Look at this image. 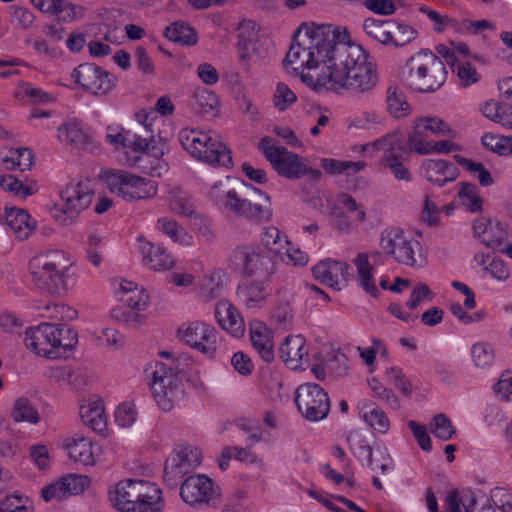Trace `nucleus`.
<instances>
[{"mask_svg": "<svg viewBox=\"0 0 512 512\" xmlns=\"http://www.w3.org/2000/svg\"><path fill=\"white\" fill-rule=\"evenodd\" d=\"M458 498L465 512H496L490 499L480 490L462 489Z\"/></svg>", "mask_w": 512, "mask_h": 512, "instance_id": "39", "label": "nucleus"}, {"mask_svg": "<svg viewBox=\"0 0 512 512\" xmlns=\"http://www.w3.org/2000/svg\"><path fill=\"white\" fill-rule=\"evenodd\" d=\"M390 30L391 40L389 46L392 47H403L411 43L418 36L417 30L413 26L392 19Z\"/></svg>", "mask_w": 512, "mask_h": 512, "instance_id": "51", "label": "nucleus"}, {"mask_svg": "<svg viewBox=\"0 0 512 512\" xmlns=\"http://www.w3.org/2000/svg\"><path fill=\"white\" fill-rule=\"evenodd\" d=\"M89 484L90 480L87 476L67 474L45 485L40 494L45 502L62 501L72 495L83 493Z\"/></svg>", "mask_w": 512, "mask_h": 512, "instance_id": "24", "label": "nucleus"}, {"mask_svg": "<svg viewBox=\"0 0 512 512\" xmlns=\"http://www.w3.org/2000/svg\"><path fill=\"white\" fill-rule=\"evenodd\" d=\"M297 101L296 94L285 83H278L273 95V105L278 111L287 110Z\"/></svg>", "mask_w": 512, "mask_h": 512, "instance_id": "60", "label": "nucleus"}, {"mask_svg": "<svg viewBox=\"0 0 512 512\" xmlns=\"http://www.w3.org/2000/svg\"><path fill=\"white\" fill-rule=\"evenodd\" d=\"M375 150L383 151L379 161L381 167L388 169L391 174L399 181L410 182L412 174L403 164L402 143L394 135H386L373 142Z\"/></svg>", "mask_w": 512, "mask_h": 512, "instance_id": "22", "label": "nucleus"}, {"mask_svg": "<svg viewBox=\"0 0 512 512\" xmlns=\"http://www.w3.org/2000/svg\"><path fill=\"white\" fill-rule=\"evenodd\" d=\"M250 340L253 348L267 363L274 359L273 331L263 322L255 321L250 324Z\"/></svg>", "mask_w": 512, "mask_h": 512, "instance_id": "36", "label": "nucleus"}, {"mask_svg": "<svg viewBox=\"0 0 512 512\" xmlns=\"http://www.w3.org/2000/svg\"><path fill=\"white\" fill-rule=\"evenodd\" d=\"M221 187L222 182L218 181L209 191L211 199L216 204L224 206L229 211L250 221L260 222L270 217V210L267 207L239 197L235 189L222 191Z\"/></svg>", "mask_w": 512, "mask_h": 512, "instance_id": "17", "label": "nucleus"}, {"mask_svg": "<svg viewBox=\"0 0 512 512\" xmlns=\"http://www.w3.org/2000/svg\"><path fill=\"white\" fill-rule=\"evenodd\" d=\"M112 500L121 512H161L164 506L159 486L137 479L118 482Z\"/></svg>", "mask_w": 512, "mask_h": 512, "instance_id": "5", "label": "nucleus"}, {"mask_svg": "<svg viewBox=\"0 0 512 512\" xmlns=\"http://www.w3.org/2000/svg\"><path fill=\"white\" fill-rule=\"evenodd\" d=\"M357 409L360 418L375 432L386 434L390 429V420L379 406L370 400L358 402Z\"/></svg>", "mask_w": 512, "mask_h": 512, "instance_id": "37", "label": "nucleus"}, {"mask_svg": "<svg viewBox=\"0 0 512 512\" xmlns=\"http://www.w3.org/2000/svg\"><path fill=\"white\" fill-rule=\"evenodd\" d=\"M58 138L66 145L77 149H84L88 145V136L76 122H68L60 126Z\"/></svg>", "mask_w": 512, "mask_h": 512, "instance_id": "46", "label": "nucleus"}, {"mask_svg": "<svg viewBox=\"0 0 512 512\" xmlns=\"http://www.w3.org/2000/svg\"><path fill=\"white\" fill-rule=\"evenodd\" d=\"M115 282L118 283L115 295L125 307L113 309L112 317L127 324L137 322V311L144 310L149 304L148 293L132 281L121 279Z\"/></svg>", "mask_w": 512, "mask_h": 512, "instance_id": "19", "label": "nucleus"}, {"mask_svg": "<svg viewBox=\"0 0 512 512\" xmlns=\"http://www.w3.org/2000/svg\"><path fill=\"white\" fill-rule=\"evenodd\" d=\"M354 264L357 270L359 285L372 297L378 296L379 290L372 277L373 268L369 263L368 255L366 253H358L354 259Z\"/></svg>", "mask_w": 512, "mask_h": 512, "instance_id": "40", "label": "nucleus"}, {"mask_svg": "<svg viewBox=\"0 0 512 512\" xmlns=\"http://www.w3.org/2000/svg\"><path fill=\"white\" fill-rule=\"evenodd\" d=\"M79 415L83 424L95 432L106 430L107 419L104 412V403L100 398L83 400L79 407Z\"/></svg>", "mask_w": 512, "mask_h": 512, "instance_id": "35", "label": "nucleus"}, {"mask_svg": "<svg viewBox=\"0 0 512 512\" xmlns=\"http://www.w3.org/2000/svg\"><path fill=\"white\" fill-rule=\"evenodd\" d=\"M180 496L191 507L202 509L219 503L220 488L204 474L187 477L180 486Z\"/></svg>", "mask_w": 512, "mask_h": 512, "instance_id": "15", "label": "nucleus"}, {"mask_svg": "<svg viewBox=\"0 0 512 512\" xmlns=\"http://www.w3.org/2000/svg\"><path fill=\"white\" fill-rule=\"evenodd\" d=\"M178 138L184 150L195 159L212 166L232 165L230 150L211 131L184 128L179 132Z\"/></svg>", "mask_w": 512, "mask_h": 512, "instance_id": "7", "label": "nucleus"}, {"mask_svg": "<svg viewBox=\"0 0 512 512\" xmlns=\"http://www.w3.org/2000/svg\"><path fill=\"white\" fill-rule=\"evenodd\" d=\"M215 319L218 325L235 338L245 333V323L238 309L227 299H221L215 306Z\"/></svg>", "mask_w": 512, "mask_h": 512, "instance_id": "30", "label": "nucleus"}, {"mask_svg": "<svg viewBox=\"0 0 512 512\" xmlns=\"http://www.w3.org/2000/svg\"><path fill=\"white\" fill-rule=\"evenodd\" d=\"M412 132L408 136L409 148L413 151L418 141H427L428 136H447L450 139L456 137V132L450 125L436 116H421L414 119Z\"/></svg>", "mask_w": 512, "mask_h": 512, "instance_id": "25", "label": "nucleus"}, {"mask_svg": "<svg viewBox=\"0 0 512 512\" xmlns=\"http://www.w3.org/2000/svg\"><path fill=\"white\" fill-rule=\"evenodd\" d=\"M3 165L8 170L26 171L33 164V156L27 148H11L2 158Z\"/></svg>", "mask_w": 512, "mask_h": 512, "instance_id": "48", "label": "nucleus"}, {"mask_svg": "<svg viewBox=\"0 0 512 512\" xmlns=\"http://www.w3.org/2000/svg\"><path fill=\"white\" fill-rule=\"evenodd\" d=\"M445 49L444 59L451 67L452 71L457 72V76L464 86H469L478 81V74L475 67L469 62H460L454 51Z\"/></svg>", "mask_w": 512, "mask_h": 512, "instance_id": "42", "label": "nucleus"}, {"mask_svg": "<svg viewBox=\"0 0 512 512\" xmlns=\"http://www.w3.org/2000/svg\"><path fill=\"white\" fill-rule=\"evenodd\" d=\"M221 187L222 182L218 181L209 191L211 199L216 204L224 206L229 211L250 221L260 222L270 217V210L267 207L239 197L235 189L222 191Z\"/></svg>", "mask_w": 512, "mask_h": 512, "instance_id": "16", "label": "nucleus"}, {"mask_svg": "<svg viewBox=\"0 0 512 512\" xmlns=\"http://www.w3.org/2000/svg\"><path fill=\"white\" fill-rule=\"evenodd\" d=\"M406 81L417 92H434L447 79L444 62L428 49L414 53L406 62Z\"/></svg>", "mask_w": 512, "mask_h": 512, "instance_id": "6", "label": "nucleus"}, {"mask_svg": "<svg viewBox=\"0 0 512 512\" xmlns=\"http://www.w3.org/2000/svg\"><path fill=\"white\" fill-rule=\"evenodd\" d=\"M201 451L191 445H178L167 457L163 479L169 486H176L182 477L201 463Z\"/></svg>", "mask_w": 512, "mask_h": 512, "instance_id": "20", "label": "nucleus"}, {"mask_svg": "<svg viewBox=\"0 0 512 512\" xmlns=\"http://www.w3.org/2000/svg\"><path fill=\"white\" fill-rule=\"evenodd\" d=\"M165 143L152 142L151 139L130 132L122 149L124 162L131 167L147 169L152 175L160 176L163 166L160 159L164 155Z\"/></svg>", "mask_w": 512, "mask_h": 512, "instance_id": "9", "label": "nucleus"}, {"mask_svg": "<svg viewBox=\"0 0 512 512\" xmlns=\"http://www.w3.org/2000/svg\"><path fill=\"white\" fill-rule=\"evenodd\" d=\"M421 173L429 182L440 187L459 176L457 166L444 159H426L421 165Z\"/></svg>", "mask_w": 512, "mask_h": 512, "instance_id": "31", "label": "nucleus"}, {"mask_svg": "<svg viewBox=\"0 0 512 512\" xmlns=\"http://www.w3.org/2000/svg\"><path fill=\"white\" fill-rule=\"evenodd\" d=\"M357 350L359 351L360 358L369 368L370 372L375 370L374 366L377 355L384 359H388L389 357V351L386 344L382 340L375 337L371 339V346H359L357 347Z\"/></svg>", "mask_w": 512, "mask_h": 512, "instance_id": "53", "label": "nucleus"}, {"mask_svg": "<svg viewBox=\"0 0 512 512\" xmlns=\"http://www.w3.org/2000/svg\"><path fill=\"white\" fill-rule=\"evenodd\" d=\"M473 236L487 248L498 249L508 239L507 227L491 219L480 218L473 223Z\"/></svg>", "mask_w": 512, "mask_h": 512, "instance_id": "29", "label": "nucleus"}, {"mask_svg": "<svg viewBox=\"0 0 512 512\" xmlns=\"http://www.w3.org/2000/svg\"><path fill=\"white\" fill-rule=\"evenodd\" d=\"M429 427L431 433L440 440H450L456 434L455 427L444 413L434 415L429 423Z\"/></svg>", "mask_w": 512, "mask_h": 512, "instance_id": "57", "label": "nucleus"}, {"mask_svg": "<svg viewBox=\"0 0 512 512\" xmlns=\"http://www.w3.org/2000/svg\"><path fill=\"white\" fill-rule=\"evenodd\" d=\"M454 158L472 177L478 179L483 187H489L493 184L494 181L490 172L481 162H476L460 155H455Z\"/></svg>", "mask_w": 512, "mask_h": 512, "instance_id": "54", "label": "nucleus"}, {"mask_svg": "<svg viewBox=\"0 0 512 512\" xmlns=\"http://www.w3.org/2000/svg\"><path fill=\"white\" fill-rule=\"evenodd\" d=\"M283 64L314 90L368 92L378 82L369 53L352 43L346 31L327 24L302 23L293 34Z\"/></svg>", "mask_w": 512, "mask_h": 512, "instance_id": "1", "label": "nucleus"}, {"mask_svg": "<svg viewBox=\"0 0 512 512\" xmlns=\"http://www.w3.org/2000/svg\"><path fill=\"white\" fill-rule=\"evenodd\" d=\"M71 78L83 90L95 94H107L114 86V76L94 63H81L72 71Z\"/></svg>", "mask_w": 512, "mask_h": 512, "instance_id": "21", "label": "nucleus"}, {"mask_svg": "<svg viewBox=\"0 0 512 512\" xmlns=\"http://www.w3.org/2000/svg\"><path fill=\"white\" fill-rule=\"evenodd\" d=\"M109 191L126 201L153 198L158 191L156 181L125 170L110 169L100 175Z\"/></svg>", "mask_w": 512, "mask_h": 512, "instance_id": "8", "label": "nucleus"}, {"mask_svg": "<svg viewBox=\"0 0 512 512\" xmlns=\"http://www.w3.org/2000/svg\"><path fill=\"white\" fill-rule=\"evenodd\" d=\"M60 199V203H55L51 207L50 214L59 225L69 227L75 224L80 214L90 206L93 190L88 182L80 181L62 190Z\"/></svg>", "mask_w": 512, "mask_h": 512, "instance_id": "11", "label": "nucleus"}, {"mask_svg": "<svg viewBox=\"0 0 512 512\" xmlns=\"http://www.w3.org/2000/svg\"><path fill=\"white\" fill-rule=\"evenodd\" d=\"M193 105L200 113H209L218 105V98L207 88H197L193 94Z\"/></svg>", "mask_w": 512, "mask_h": 512, "instance_id": "59", "label": "nucleus"}, {"mask_svg": "<svg viewBox=\"0 0 512 512\" xmlns=\"http://www.w3.org/2000/svg\"><path fill=\"white\" fill-rule=\"evenodd\" d=\"M295 403L299 413L311 422L326 418L330 411L328 393L316 383H305L296 390Z\"/></svg>", "mask_w": 512, "mask_h": 512, "instance_id": "18", "label": "nucleus"}, {"mask_svg": "<svg viewBox=\"0 0 512 512\" xmlns=\"http://www.w3.org/2000/svg\"><path fill=\"white\" fill-rule=\"evenodd\" d=\"M230 267L243 277L271 278L275 273V263L261 249L254 245L237 246L229 256Z\"/></svg>", "mask_w": 512, "mask_h": 512, "instance_id": "13", "label": "nucleus"}, {"mask_svg": "<svg viewBox=\"0 0 512 512\" xmlns=\"http://www.w3.org/2000/svg\"><path fill=\"white\" fill-rule=\"evenodd\" d=\"M137 240L140 243L139 250L146 266L156 271L169 270L174 266L173 256L164 247L144 240L143 236H138Z\"/></svg>", "mask_w": 512, "mask_h": 512, "instance_id": "32", "label": "nucleus"}, {"mask_svg": "<svg viewBox=\"0 0 512 512\" xmlns=\"http://www.w3.org/2000/svg\"><path fill=\"white\" fill-rule=\"evenodd\" d=\"M418 145L413 152L419 155H427L432 153L447 154L453 151H458L459 146L451 140L440 141H418Z\"/></svg>", "mask_w": 512, "mask_h": 512, "instance_id": "58", "label": "nucleus"}, {"mask_svg": "<svg viewBox=\"0 0 512 512\" xmlns=\"http://www.w3.org/2000/svg\"><path fill=\"white\" fill-rule=\"evenodd\" d=\"M137 418V411L134 403L123 402L115 410V422L123 428L131 427Z\"/></svg>", "mask_w": 512, "mask_h": 512, "instance_id": "61", "label": "nucleus"}, {"mask_svg": "<svg viewBox=\"0 0 512 512\" xmlns=\"http://www.w3.org/2000/svg\"><path fill=\"white\" fill-rule=\"evenodd\" d=\"M177 337L185 345L209 359L215 358L221 341L216 328L203 321L183 323L177 330Z\"/></svg>", "mask_w": 512, "mask_h": 512, "instance_id": "14", "label": "nucleus"}, {"mask_svg": "<svg viewBox=\"0 0 512 512\" xmlns=\"http://www.w3.org/2000/svg\"><path fill=\"white\" fill-rule=\"evenodd\" d=\"M379 246L385 256L408 267H416L417 257H421V243L397 226H388L381 231Z\"/></svg>", "mask_w": 512, "mask_h": 512, "instance_id": "10", "label": "nucleus"}, {"mask_svg": "<svg viewBox=\"0 0 512 512\" xmlns=\"http://www.w3.org/2000/svg\"><path fill=\"white\" fill-rule=\"evenodd\" d=\"M0 187L7 192L13 193L15 196L26 198L32 195L33 191L30 187L24 185L19 179L13 175H2L0 177Z\"/></svg>", "mask_w": 512, "mask_h": 512, "instance_id": "62", "label": "nucleus"}, {"mask_svg": "<svg viewBox=\"0 0 512 512\" xmlns=\"http://www.w3.org/2000/svg\"><path fill=\"white\" fill-rule=\"evenodd\" d=\"M261 243L272 253L277 256H281L283 255L284 248L290 244V241L277 227L269 226L263 228V232L261 233Z\"/></svg>", "mask_w": 512, "mask_h": 512, "instance_id": "50", "label": "nucleus"}, {"mask_svg": "<svg viewBox=\"0 0 512 512\" xmlns=\"http://www.w3.org/2000/svg\"><path fill=\"white\" fill-rule=\"evenodd\" d=\"M390 20L367 18L363 23L364 32L382 45L389 46L391 40Z\"/></svg>", "mask_w": 512, "mask_h": 512, "instance_id": "49", "label": "nucleus"}, {"mask_svg": "<svg viewBox=\"0 0 512 512\" xmlns=\"http://www.w3.org/2000/svg\"><path fill=\"white\" fill-rule=\"evenodd\" d=\"M482 145L489 151L501 156L512 155V137L485 132L481 137Z\"/></svg>", "mask_w": 512, "mask_h": 512, "instance_id": "52", "label": "nucleus"}, {"mask_svg": "<svg viewBox=\"0 0 512 512\" xmlns=\"http://www.w3.org/2000/svg\"><path fill=\"white\" fill-rule=\"evenodd\" d=\"M78 342L77 332L60 324L41 323L25 331V346L49 359L68 357Z\"/></svg>", "mask_w": 512, "mask_h": 512, "instance_id": "3", "label": "nucleus"}, {"mask_svg": "<svg viewBox=\"0 0 512 512\" xmlns=\"http://www.w3.org/2000/svg\"><path fill=\"white\" fill-rule=\"evenodd\" d=\"M470 354L474 366L481 369L490 367L495 358L492 345L484 341L474 343L470 349Z\"/></svg>", "mask_w": 512, "mask_h": 512, "instance_id": "55", "label": "nucleus"}, {"mask_svg": "<svg viewBox=\"0 0 512 512\" xmlns=\"http://www.w3.org/2000/svg\"><path fill=\"white\" fill-rule=\"evenodd\" d=\"M159 354L167 361H154L149 364L145 372L148 377L150 391L157 405L164 411H170L174 402L182 397L184 386L178 366L175 365L171 353L161 351Z\"/></svg>", "mask_w": 512, "mask_h": 512, "instance_id": "4", "label": "nucleus"}, {"mask_svg": "<svg viewBox=\"0 0 512 512\" xmlns=\"http://www.w3.org/2000/svg\"><path fill=\"white\" fill-rule=\"evenodd\" d=\"M321 166L327 174L353 176L363 171L367 164L365 161H346L333 158H324Z\"/></svg>", "mask_w": 512, "mask_h": 512, "instance_id": "43", "label": "nucleus"}, {"mask_svg": "<svg viewBox=\"0 0 512 512\" xmlns=\"http://www.w3.org/2000/svg\"><path fill=\"white\" fill-rule=\"evenodd\" d=\"M351 266L347 262L325 259L317 263L312 271L322 284L340 290L350 277Z\"/></svg>", "mask_w": 512, "mask_h": 512, "instance_id": "26", "label": "nucleus"}, {"mask_svg": "<svg viewBox=\"0 0 512 512\" xmlns=\"http://www.w3.org/2000/svg\"><path fill=\"white\" fill-rule=\"evenodd\" d=\"M164 36L174 43L192 46L197 43V33L190 25L178 21L168 25L165 28Z\"/></svg>", "mask_w": 512, "mask_h": 512, "instance_id": "44", "label": "nucleus"}, {"mask_svg": "<svg viewBox=\"0 0 512 512\" xmlns=\"http://www.w3.org/2000/svg\"><path fill=\"white\" fill-rule=\"evenodd\" d=\"M28 271L34 286L49 294L66 293L78 281L77 267L64 250L52 249L36 254L28 262Z\"/></svg>", "mask_w": 512, "mask_h": 512, "instance_id": "2", "label": "nucleus"}, {"mask_svg": "<svg viewBox=\"0 0 512 512\" xmlns=\"http://www.w3.org/2000/svg\"><path fill=\"white\" fill-rule=\"evenodd\" d=\"M489 499L501 512H512V492L508 488L494 487Z\"/></svg>", "mask_w": 512, "mask_h": 512, "instance_id": "63", "label": "nucleus"}, {"mask_svg": "<svg viewBox=\"0 0 512 512\" xmlns=\"http://www.w3.org/2000/svg\"><path fill=\"white\" fill-rule=\"evenodd\" d=\"M157 228L176 244L182 246H191L193 244V236L179 225L176 220L170 217L158 219Z\"/></svg>", "mask_w": 512, "mask_h": 512, "instance_id": "41", "label": "nucleus"}, {"mask_svg": "<svg viewBox=\"0 0 512 512\" xmlns=\"http://www.w3.org/2000/svg\"><path fill=\"white\" fill-rule=\"evenodd\" d=\"M386 376L405 396H409L412 393V385L400 367L392 366L388 368L386 370Z\"/></svg>", "mask_w": 512, "mask_h": 512, "instance_id": "64", "label": "nucleus"}, {"mask_svg": "<svg viewBox=\"0 0 512 512\" xmlns=\"http://www.w3.org/2000/svg\"><path fill=\"white\" fill-rule=\"evenodd\" d=\"M279 357L292 370L302 369L309 363V347L302 335L287 336L279 347Z\"/></svg>", "mask_w": 512, "mask_h": 512, "instance_id": "28", "label": "nucleus"}, {"mask_svg": "<svg viewBox=\"0 0 512 512\" xmlns=\"http://www.w3.org/2000/svg\"><path fill=\"white\" fill-rule=\"evenodd\" d=\"M348 443L351 452L361 464L374 471H380L382 474H388L393 470L392 459L387 453V449L385 447L382 450L377 449L380 458H373V448L362 433L358 431L350 433Z\"/></svg>", "mask_w": 512, "mask_h": 512, "instance_id": "23", "label": "nucleus"}, {"mask_svg": "<svg viewBox=\"0 0 512 512\" xmlns=\"http://www.w3.org/2000/svg\"><path fill=\"white\" fill-rule=\"evenodd\" d=\"M271 278H255L244 281L237 286L236 295L238 301L246 308H260L271 295Z\"/></svg>", "mask_w": 512, "mask_h": 512, "instance_id": "27", "label": "nucleus"}, {"mask_svg": "<svg viewBox=\"0 0 512 512\" xmlns=\"http://www.w3.org/2000/svg\"><path fill=\"white\" fill-rule=\"evenodd\" d=\"M66 450L72 460L85 466L95 465L102 452L101 446L88 437L69 440L66 444Z\"/></svg>", "mask_w": 512, "mask_h": 512, "instance_id": "33", "label": "nucleus"}, {"mask_svg": "<svg viewBox=\"0 0 512 512\" xmlns=\"http://www.w3.org/2000/svg\"><path fill=\"white\" fill-rule=\"evenodd\" d=\"M5 220L8 233L18 241L28 239L37 226L36 220L26 210L15 207L6 209Z\"/></svg>", "mask_w": 512, "mask_h": 512, "instance_id": "34", "label": "nucleus"}, {"mask_svg": "<svg viewBox=\"0 0 512 512\" xmlns=\"http://www.w3.org/2000/svg\"><path fill=\"white\" fill-rule=\"evenodd\" d=\"M259 150L273 169L287 179H299L312 171L298 154L289 151L286 147L277 144V141L269 136H264L259 144Z\"/></svg>", "mask_w": 512, "mask_h": 512, "instance_id": "12", "label": "nucleus"}, {"mask_svg": "<svg viewBox=\"0 0 512 512\" xmlns=\"http://www.w3.org/2000/svg\"><path fill=\"white\" fill-rule=\"evenodd\" d=\"M460 203L471 213L482 209V200L476 185L462 183L458 193Z\"/></svg>", "mask_w": 512, "mask_h": 512, "instance_id": "56", "label": "nucleus"}, {"mask_svg": "<svg viewBox=\"0 0 512 512\" xmlns=\"http://www.w3.org/2000/svg\"><path fill=\"white\" fill-rule=\"evenodd\" d=\"M11 418L16 423H28L36 425L40 421L38 410L32 405L27 397L17 398L11 410Z\"/></svg>", "mask_w": 512, "mask_h": 512, "instance_id": "45", "label": "nucleus"}, {"mask_svg": "<svg viewBox=\"0 0 512 512\" xmlns=\"http://www.w3.org/2000/svg\"><path fill=\"white\" fill-rule=\"evenodd\" d=\"M167 202L169 210L178 216L185 218L196 216L195 198L180 188L170 190Z\"/></svg>", "mask_w": 512, "mask_h": 512, "instance_id": "38", "label": "nucleus"}, {"mask_svg": "<svg viewBox=\"0 0 512 512\" xmlns=\"http://www.w3.org/2000/svg\"><path fill=\"white\" fill-rule=\"evenodd\" d=\"M386 103L388 113L395 119L406 117L412 111L411 105L407 101L405 94L398 91L397 88H388Z\"/></svg>", "mask_w": 512, "mask_h": 512, "instance_id": "47", "label": "nucleus"}]
</instances>
